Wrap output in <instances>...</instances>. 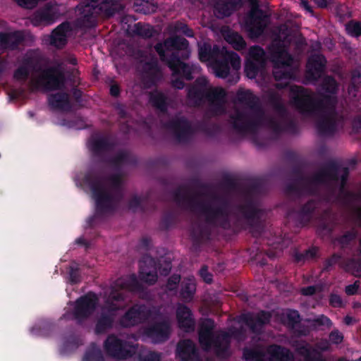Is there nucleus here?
Segmentation results:
<instances>
[{
	"mask_svg": "<svg viewBox=\"0 0 361 361\" xmlns=\"http://www.w3.org/2000/svg\"><path fill=\"white\" fill-rule=\"evenodd\" d=\"M115 146V143L105 136L93 137L89 144L94 158L99 162L108 163L116 171L107 178L93 170L87 171L83 177L82 183L90 190L95 202V214L88 219L90 226H93L96 217H102L116 210L123 198L121 169L124 165L137 164V157L124 149L119 150L114 157L106 159V154L113 151Z\"/></svg>",
	"mask_w": 361,
	"mask_h": 361,
	"instance_id": "obj_1",
	"label": "nucleus"
},
{
	"mask_svg": "<svg viewBox=\"0 0 361 361\" xmlns=\"http://www.w3.org/2000/svg\"><path fill=\"white\" fill-rule=\"evenodd\" d=\"M237 99L250 109L247 111L235 109L229 116V123L232 128L238 134L255 135L264 123L276 137L284 132L291 134L298 133L297 123L294 120L286 119L287 109L279 95L271 94L269 97V103L283 121L272 116L266 118L259 104L258 98L250 90L238 92Z\"/></svg>",
	"mask_w": 361,
	"mask_h": 361,
	"instance_id": "obj_2",
	"label": "nucleus"
},
{
	"mask_svg": "<svg viewBox=\"0 0 361 361\" xmlns=\"http://www.w3.org/2000/svg\"><path fill=\"white\" fill-rule=\"evenodd\" d=\"M211 197L212 202L200 201L196 196L191 195L185 186H179L173 192V200L179 207L200 213L210 226L229 229L231 214L228 200L216 194Z\"/></svg>",
	"mask_w": 361,
	"mask_h": 361,
	"instance_id": "obj_3",
	"label": "nucleus"
},
{
	"mask_svg": "<svg viewBox=\"0 0 361 361\" xmlns=\"http://www.w3.org/2000/svg\"><path fill=\"white\" fill-rule=\"evenodd\" d=\"M154 48L160 61L168 66L172 75L180 77L172 80V86L182 90L185 87L183 79L188 81L193 79L192 67L182 61L190 57L189 42L180 35H175L157 42Z\"/></svg>",
	"mask_w": 361,
	"mask_h": 361,
	"instance_id": "obj_4",
	"label": "nucleus"
},
{
	"mask_svg": "<svg viewBox=\"0 0 361 361\" xmlns=\"http://www.w3.org/2000/svg\"><path fill=\"white\" fill-rule=\"evenodd\" d=\"M207 85L206 78L199 77L188 88L187 99L190 106L200 107L207 100L209 102V110L213 114H223L226 91L223 88L207 89Z\"/></svg>",
	"mask_w": 361,
	"mask_h": 361,
	"instance_id": "obj_5",
	"label": "nucleus"
},
{
	"mask_svg": "<svg viewBox=\"0 0 361 361\" xmlns=\"http://www.w3.org/2000/svg\"><path fill=\"white\" fill-rule=\"evenodd\" d=\"M264 191L263 181L258 179L253 180L246 188L245 202L235 206V210L245 220L246 224L253 235H260L263 231L264 226L262 217L264 210L257 206L251 196L261 195Z\"/></svg>",
	"mask_w": 361,
	"mask_h": 361,
	"instance_id": "obj_6",
	"label": "nucleus"
},
{
	"mask_svg": "<svg viewBox=\"0 0 361 361\" xmlns=\"http://www.w3.org/2000/svg\"><path fill=\"white\" fill-rule=\"evenodd\" d=\"M290 92L293 105L302 115L307 116H316L326 104H330L334 97L319 93V97L317 98L313 91L302 86L292 87Z\"/></svg>",
	"mask_w": 361,
	"mask_h": 361,
	"instance_id": "obj_7",
	"label": "nucleus"
},
{
	"mask_svg": "<svg viewBox=\"0 0 361 361\" xmlns=\"http://www.w3.org/2000/svg\"><path fill=\"white\" fill-rule=\"evenodd\" d=\"M116 0H87L81 5L79 23L86 28L94 27L100 15L111 16L114 14Z\"/></svg>",
	"mask_w": 361,
	"mask_h": 361,
	"instance_id": "obj_8",
	"label": "nucleus"
},
{
	"mask_svg": "<svg viewBox=\"0 0 361 361\" xmlns=\"http://www.w3.org/2000/svg\"><path fill=\"white\" fill-rule=\"evenodd\" d=\"M124 302V295L122 293L112 289L104 300V306L98 317L94 333L97 335L106 334L111 330L114 324L116 313L121 309L120 302Z\"/></svg>",
	"mask_w": 361,
	"mask_h": 361,
	"instance_id": "obj_9",
	"label": "nucleus"
},
{
	"mask_svg": "<svg viewBox=\"0 0 361 361\" xmlns=\"http://www.w3.org/2000/svg\"><path fill=\"white\" fill-rule=\"evenodd\" d=\"M243 357L245 361H293V356L289 349L273 344L267 350L261 345L244 348Z\"/></svg>",
	"mask_w": 361,
	"mask_h": 361,
	"instance_id": "obj_10",
	"label": "nucleus"
},
{
	"mask_svg": "<svg viewBox=\"0 0 361 361\" xmlns=\"http://www.w3.org/2000/svg\"><path fill=\"white\" fill-rule=\"evenodd\" d=\"M66 78L62 68V63L47 67L41 71L38 78L33 82L35 89L44 91L62 90L65 88Z\"/></svg>",
	"mask_w": 361,
	"mask_h": 361,
	"instance_id": "obj_11",
	"label": "nucleus"
},
{
	"mask_svg": "<svg viewBox=\"0 0 361 361\" xmlns=\"http://www.w3.org/2000/svg\"><path fill=\"white\" fill-rule=\"evenodd\" d=\"M339 164L334 161H329L326 163L312 177L305 176L302 173L298 174L293 181L307 188L310 194H314V191L311 188L312 185H326L329 180H338Z\"/></svg>",
	"mask_w": 361,
	"mask_h": 361,
	"instance_id": "obj_12",
	"label": "nucleus"
},
{
	"mask_svg": "<svg viewBox=\"0 0 361 361\" xmlns=\"http://www.w3.org/2000/svg\"><path fill=\"white\" fill-rule=\"evenodd\" d=\"M104 350L111 357L124 360L133 357L138 350V344L111 334L104 341Z\"/></svg>",
	"mask_w": 361,
	"mask_h": 361,
	"instance_id": "obj_13",
	"label": "nucleus"
},
{
	"mask_svg": "<svg viewBox=\"0 0 361 361\" xmlns=\"http://www.w3.org/2000/svg\"><path fill=\"white\" fill-rule=\"evenodd\" d=\"M98 300L97 295L92 292L82 295L75 300L73 310L64 314L61 319L75 320L77 324H82L94 313Z\"/></svg>",
	"mask_w": 361,
	"mask_h": 361,
	"instance_id": "obj_14",
	"label": "nucleus"
},
{
	"mask_svg": "<svg viewBox=\"0 0 361 361\" xmlns=\"http://www.w3.org/2000/svg\"><path fill=\"white\" fill-rule=\"evenodd\" d=\"M337 102V97L334 96L331 98L330 104L329 106L326 104L316 114L319 116L316 122V128L319 135L332 136L336 133L338 128Z\"/></svg>",
	"mask_w": 361,
	"mask_h": 361,
	"instance_id": "obj_15",
	"label": "nucleus"
},
{
	"mask_svg": "<svg viewBox=\"0 0 361 361\" xmlns=\"http://www.w3.org/2000/svg\"><path fill=\"white\" fill-rule=\"evenodd\" d=\"M164 126L173 135L179 143H188L196 133V126H192L191 122L185 116H176L166 121Z\"/></svg>",
	"mask_w": 361,
	"mask_h": 361,
	"instance_id": "obj_16",
	"label": "nucleus"
},
{
	"mask_svg": "<svg viewBox=\"0 0 361 361\" xmlns=\"http://www.w3.org/2000/svg\"><path fill=\"white\" fill-rule=\"evenodd\" d=\"M288 45L279 37L269 45V59L274 68L289 67L293 63V57L288 51Z\"/></svg>",
	"mask_w": 361,
	"mask_h": 361,
	"instance_id": "obj_17",
	"label": "nucleus"
},
{
	"mask_svg": "<svg viewBox=\"0 0 361 361\" xmlns=\"http://www.w3.org/2000/svg\"><path fill=\"white\" fill-rule=\"evenodd\" d=\"M267 62L266 52L259 45L250 47L245 63V73L246 75L253 79L265 68Z\"/></svg>",
	"mask_w": 361,
	"mask_h": 361,
	"instance_id": "obj_18",
	"label": "nucleus"
},
{
	"mask_svg": "<svg viewBox=\"0 0 361 361\" xmlns=\"http://www.w3.org/2000/svg\"><path fill=\"white\" fill-rule=\"evenodd\" d=\"M152 314L151 309L146 305L135 304L120 317L119 324L123 328H131L145 322Z\"/></svg>",
	"mask_w": 361,
	"mask_h": 361,
	"instance_id": "obj_19",
	"label": "nucleus"
},
{
	"mask_svg": "<svg viewBox=\"0 0 361 361\" xmlns=\"http://www.w3.org/2000/svg\"><path fill=\"white\" fill-rule=\"evenodd\" d=\"M271 312L261 310L256 314L247 312L240 316V322L245 324L250 330L256 334L262 331L264 326L269 324L271 319Z\"/></svg>",
	"mask_w": 361,
	"mask_h": 361,
	"instance_id": "obj_20",
	"label": "nucleus"
},
{
	"mask_svg": "<svg viewBox=\"0 0 361 361\" xmlns=\"http://www.w3.org/2000/svg\"><path fill=\"white\" fill-rule=\"evenodd\" d=\"M170 322L164 319L161 322H155L147 326L145 330V334L151 338L155 343H161L166 341L171 335Z\"/></svg>",
	"mask_w": 361,
	"mask_h": 361,
	"instance_id": "obj_21",
	"label": "nucleus"
},
{
	"mask_svg": "<svg viewBox=\"0 0 361 361\" xmlns=\"http://www.w3.org/2000/svg\"><path fill=\"white\" fill-rule=\"evenodd\" d=\"M326 60L322 54H313L310 56L307 61L305 77L312 82L319 80L324 73Z\"/></svg>",
	"mask_w": 361,
	"mask_h": 361,
	"instance_id": "obj_22",
	"label": "nucleus"
},
{
	"mask_svg": "<svg viewBox=\"0 0 361 361\" xmlns=\"http://www.w3.org/2000/svg\"><path fill=\"white\" fill-rule=\"evenodd\" d=\"M145 82L149 87L156 85L162 79V71L158 59L152 56L148 61H141Z\"/></svg>",
	"mask_w": 361,
	"mask_h": 361,
	"instance_id": "obj_23",
	"label": "nucleus"
},
{
	"mask_svg": "<svg viewBox=\"0 0 361 361\" xmlns=\"http://www.w3.org/2000/svg\"><path fill=\"white\" fill-rule=\"evenodd\" d=\"M265 15L264 11L259 8H252L249 15V21L247 24V31L250 37H260L266 27Z\"/></svg>",
	"mask_w": 361,
	"mask_h": 361,
	"instance_id": "obj_24",
	"label": "nucleus"
},
{
	"mask_svg": "<svg viewBox=\"0 0 361 361\" xmlns=\"http://www.w3.org/2000/svg\"><path fill=\"white\" fill-rule=\"evenodd\" d=\"M176 356L181 361H201L198 348L191 339L180 340L178 343Z\"/></svg>",
	"mask_w": 361,
	"mask_h": 361,
	"instance_id": "obj_25",
	"label": "nucleus"
},
{
	"mask_svg": "<svg viewBox=\"0 0 361 361\" xmlns=\"http://www.w3.org/2000/svg\"><path fill=\"white\" fill-rule=\"evenodd\" d=\"M140 279L142 281L154 285L158 279L157 261L152 257L140 262Z\"/></svg>",
	"mask_w": 361,
	"mask_h": 361,
	"instance_id": "obj_26",
	"label": "nucleus"
},
{
	"mask_svg": "<svg viewBox=\"0 0 361 361\" xmlns=\"http://www.w3.org/2000/svg\"><path fill=\"white\" fill-rule=\"evenodd\" d=\"M178 327L186 333L195 331V321L191 310L185 305H179L176 310Z\"/></svg>",
	"mask_w": 361,
	"mask_h": 361,
	"instance_id": "obj_27",
	"label": "nucleus"
},
{
	"mask_svg": "<svg viewBox=\"0 0 361 361\" xmlns=\"http://www.w3.org/2000/svg\"><path fill=\"white\" fill-rule=\"evenodd\" d=\"M25 40V35L22 31L11 32H0V47L15 50Z\"/></svg>",
	"mask_w": 361,
	"mask_h": 361,
	"instance_id": "obj_28",
	"label": "nucleus"
},
{
	"mask_svg": "<svg viewBox=\"0 0 361 361\" xmlns=\"http://www.w3.org/2000/svg\"><path fill=\"white\" fill-rule=\"evenodd\" d=\"M293 346L305 361H325L322 354L305 341H295Z\"/></svg>",
	"mask_w": 361,
	"mask_h": 361,
	"instance_id": "obj_29",
	"label": "nucleus"
},
{
	"mask_svg": "<svg viewBox=\"0 0 361 361\" xmlns=\"http://www.w3.org/2000/svg\"><path fill=\"white\" fill-rule=\"evenodd\" d=\"M71 30L70 23L63 22L51 32L50 44L58 49L63 48L67 44V33Z\"/></svg>",
	"mask_w": 361,
	"mask_h": 361,
	"instance_id": "obj_30",
	"label": "nucleus"
},
{
	"mask_svg": "<svg viewBox=\"0 0 361 361\" xmlns=\"http://www.w3.org/2000/svg\"><path fill=\"white\" fill-rule=\"evenodd\" d=\"M317 207L318 202L311 199L296 212L297 221L302 226L307 225L311 221L313 214Z\"/></svg>",
	"mask_w": 361,
	"mask_h": 361,
	"instance_id": "obj_31",
	"label": "nucleus"
},
{
	"mask_svg": "<svg viewBox=\"0 0 361 361\" xmlns=\"http://www.w3.org/2000/svg\"><path fill=\"white\" fill-rule=\"evenodd\" d=\"M48 104L52 109L55 110L69 111L71 109L69 94L65 92L51 94L48 97Z\"/></svg>",
	"mask_w": 361,
	"mask_h": 361,
	"instance_id": "obj_32",
	"label": "nucleus"
},
{
	"mask_svg": "<svg viewBox=\"0 0 361 361\" xmlns=\"http://www.w3.org/2000/svg\"><path fill=\"white\" fill-rule=\"evenodd\" d=\"M141 288V285L135 274L128 275L124 278H120L117 279L114 283V286L111 287V289H115L117 291L122 293L123 290H128L130 291L138 290ZM124 300L126 299L125 295Z\"/></svg>",
	"mask_w": 361,
	"mask_h": 361,
	"instance_id": "obj_33",
	"label": "nucleus"
},
{
	"mask_svg": "<svg viewBox=\"0 0 361 361\" xmlns=\"http://www.w3.org/2000/svg\"><path fill=\"white\" fill-rule=\"evenodd\" d=\"M214 11L220 18L230 16L240 6L241 0H214Z\"/></svg>",
	"mask_w": 361,
	"mask_h": 361,
	"instance_id": "obj_34",
	"label": "nucleus"
},
{
	"mask_svg": "<svg viewBox=\"0 0 361 361\" xmlns=\"http://www.w3.org/2000/svg\"><path fill=\"white\" fill-rule=\"evenodd\" d=\"M300 315L298 311L295 310H289L286 314V325L298 336H306L309 334V329L305 326H300L295 329L296 326L300 323Z\"/></svg>",
	"mask_w": 361,
	"mask_h": 361,
	"instance_id": "obj_35",
	"label": "nucleus"
},
{
	"mask_svg": "<svg viewBox=\"0 0 361 361\" xmlns=\"http://www.w3.org/2000/svg\"><path fill=\"white\" fill-rule=\"evenodd\" d=\"M81 345H82L81 338L75 334H71L63 337V343L59 349L60 353L61 355L71 354Z\"/></svg>",
	"mask_w": 361,
	"mask_h": 361,
	"instance_id": "obj_36",
	"label": "nucleus"
},
{
	"mask_svg": "<svg viewBox=\"0 0 361 361\" xmlns=\"http://www.w3.org/2000/svg\"><path fill=\"white\" fill-rule=\"evenodd\" d=\"M230 341L224 340L223 333L215 336L212 346L216 357L220 359H225L229 357L228 349L230 348Z\"/></svg>",
	"mask_w": 361,
	"mask_h": 361,
	"instance_id": "obj_37",
	"label": "nucleus"
},
{
	"mask_svg": "<svg viewBox=\"0 0 361 361\" xmlns=\"http://www.w3.org/2000/svg\"><path fill=\"white\" fill-rule=\"evenodd\" d=\"M210 231L202 226H193L190 231V236L193 247H199L204 240L209 239Z\"/></svg>",
	"mask_w": 361,
	"mask_h": 361,
	"instance_id": "obj_38",
	"label": "nucleus"
},
{
	"mask_svg": "<svg viewBox=\"0 0 361 361\" xmlns=\"http://www.w3.org/2000/svg\"><path fill=\"white\" fill-rule=\"evenodd\" d=\"M357 236L358 231L353 227L337 236L335 238V241L339 245L341 249H347L356 240Z\"/></svg>",
	"mask_w": 361,
	"mask_h": 361,
	"instance_id": "obj_39",
	"label": "nucleus"
},
{
	"mask_svg": "<svg viewBox=\"0 0 361 361\" xmlns=\"http://www.w3.org/2000/svg\"><path fill=\"white\" fill-rule=\"evenodd\" d=\"M149 101L154 108L161 112H166L168 108L167 97L163 92L158 90L151 92Z\"/></svg>",
	"mask_w": 361,
	"mask_h": 361,
	"instance_id": "obj_40",
	"label": "nucleus"
},
{
	"mask_svg": "<svg viewBox=\"0 0 361 361\" xmlns=\"http://www.w3.org/2000/svg\"><path fill=\"white\" fill-rule=\"evenodd\" d=\"M54 16L51 8L46 7L37 11L33 16L32 23L34 25L38 26L42 23L51 24L54 22Z\"/></svg>",
	"mask_w": 361,
	"mask_h": 361,
	"instance_id": "obj_41",
	"label": "nucleus"
},
{
	"mask_svg": "<svg viewBox=\"0 0 361 361\" xmlns=\"http://www.w3.org/2000/svg\"><path fill=\"white\" fill-rule=\"evenodd\" d=\"M226 41L237 51H241L246 47V42L241 35L238 32L228 30L225 35Z\"/></svg>",
	"mask_w": 361,
	"mask_h": 361,
	"instance_id": "obj_42",
	"label": "nucleus"
},
{
	"mask_svg": "<svg viewBox=\"0 0 361 361\" xmlns=\"http://www.w3.org/2000/svg\"><path fill=\"white\" fill-rule=\"evenodd\" d=\"M180 295L185 300L192 299L196 290V285L192 279H185L181 282Z\"/></svg>",
	"mask_w": 361,
	"mask_h": 361,
	"instance_id": "obj_43",
	"label": "nucleus"
},
{
	"mask_svg": "<svg viewBox=\"0 0 361 361\" xmlns=\"http://www.w3.org/2000/svg\"><path fill=\"white\" fill-rule=\"evenodd\" d=\"M135 11L145 15L156 12L157 6L152 0H136L134 3Z\"/></svg>",
	"mask_w": 361,
	"mask_h": 361,
	"instance_id": "obj_44",
	"label": "nucleus"
},
{
	"mask_svg": "<svg viewBox=\"0 0 361 361\" xmlns=\"http://www.w3.org/2000/svg\"><path fill=\"white\" fill-rule=\"evenodd\" d=\"M32 63V59L27 58L23 61V64L16 68L13 73V78L18 81L25 82L30 75L28 66Z\"/></svg>",
	"mask_w": 361,
	"mask_h": 361,
	"instance_id": "obj_45",
	"label": "nucleus"
},
{
	"mask_svg": "<svg viewBox=\"0 0 361 361\" xmlns=\"http://www.w3.org/2000/svg\"><path fill=\"white\" fill-rule=\"evenodd\" d=\"M148 197L147 196L140 197L136 195L131 197L128 203L129 209L136 212L140 209L141 212H146L148 210L147 207Z\"/></svg>",
	"mask_w": 361,
	"mask_h": 361,
	"instance_id": "obj_46",
	"label": "nucleus"
},
{
	"mask_svg": "<svg viewBox=\"0 0 361 361\" xmlns=\"http://www.w3.org/2000/svg\"><path fill=\"white\" fill-rule=\"evenodd\" d=\"M222 333L224 339L228 340L230 342L231 338L238 342L243 341L246 338V331L243 326H232L228 331H223Z\"/></svg>",
	"mask_w": 361,
	"mask_h": 361,
	"instance_id": "obj_47",
	"label": "nucleus"
},
{
	"mask_svg": "<svg viewBox=\"0 0 361 361\" xmlns=\"http://www.w3.org/2000/svg\"><path fill=\"white\" fill-rule=\"evenodd\" d=\"M305 192H308L307 188L293 180L288 183L285 188L286 195L295 198L301 197Z\"/></svg>",
	"mask_w": 361,
	"mask_h": 361,
	"instance_id": "obj_48",
	"label": "nucleus"
},
{
	"mask_svg": "<svg viewBox=\"0 0 361 361\" xmlns=\"http://www.w3.org/2000/svg\"><path fill=\"white\" fill-rule=\"evenodd\" d=\"M82 361H104L102 352L96 343H91L84 355Z\"/></svg>",
	"mask_w": 361,
	"mask_h": 361,
	"instance_id": "obj_49",
	"label": "nucleus"
},
{
	"mask_svg": "<svg viewBox=\"0 0 361 361\" xmlns=\"http://www.w3.org/2000/svg\"><path fill=\"white\" fill-rule=\"evenodd\" d=\"M202 132L207 136L213 137L220 132V128L216 124H209L205 121H198L196 123V132Z\"/></svg>",
	"mask_w": 361,
	"mask_h": 361,
	"instance_id": "obj_50",
	"label": "nucleus"
},
{
	"mask_svg": "<svg viewBox=\"0 0 361 361\" xmlns=\"http://www.w3.org/2000/svg\"><path fill=\"white\" fill-rule=\"evenodd\" d=\"M321 87L326 92V94L336 97L338 83L334 77L326 76L322 80Z\"/></svg>",
	"mask_w": 361,
	"mask_h": 361,
	"instance_id": "obj_51",
	"label": "nucleus"
},
{
	"mask_svg": "<svg viewBox=\"0 0 361 361\" xmlns=\"http://www.w3.org/2000/svg\"><path fill=\"white\" fill-rule=\"evenodd\" d=\"M346 33L354 38L361 36V21L350 20L345 25Z\"/></svg>",
	"mask_w": 361,
	"mask_h": 361,
	"instance_id": "obj_52",
	"label": "nucleus"
},
{
	"mask_svg": "<svg viewBox=\"0 0 361 361\" xmlns=\"http://www.w3.org/2000/svg\"><path fill=\"white\" fill-rule=\"evenodd\" d=\"M340 171H341V167L339 166L338 173H340ZM341 172H342V173H341V176H338V180H334V181L338 182V180H340L338 192H339V195L341 196H343V195L345 194V192L348 191L347 183H348V179L350 171L348 167H343ZM331 180H329L328 183Z\"/></svg>",
	"mask_w": 361,
	"mask_h": 361,
	"instance_id": "obj_53",
	"label": "nucleus"
},
{
	"mask_svg": "<svg viewBox=\"0 0 361 361\" xmlns=\"http://www.w3.org/2000/svg\"><path fill=\"white\" fill-rule=\"evenodd\" d=\"M223 59L227 62L228 65L231 66L234 70H238L240 68L241 61L239 55L233 51H226Z\"/></svg>",
	"mask_w": 361,
	"mask_h": 361,
	"instance_id": "obj_54",
	"label": "nucleus"
},
{
	"mask_svg": "<svg viewBox=\"0 0 361 361\" xmlns=\"http://www.w3.org/2000/svg\"><path fill=\"white\" fill-rule=\"evenodd\" d=\"M133 32L143 38L149 39L153 36L154 29L149 25H145L141 23H137L135 24Z\"/></svg>",
	"mask_w": 361,
	"mask_h": 361,
	"instance_id": "obj_55",
	"label": "nucleus"
},
{
	"mask_svg": "<svg viewBox=\"0 0 361 361\" xmlns=\"http://www.w3.org/2000/svg\"><path fill=\"white\" fill-rule=\"evenodd\" d=\"M214 71L217 77L226 78L230 73V67L227 62L222 59L221 60L216 61L215 62Z\"/></svg>",
	"mask_w": 361,
	"mask_h": 361,
	"instance_id": "obj_56",
	"label": "nucleus"
},
{
	"mask_svg": "<svg viewBox=\"0 0 361 361\" xmlns=\"http://www.w3.org/2000/svg\"><path fill=\"white\" fill-rule=\"evenodd\" d=\"M199 59L201 61L205 62L214 59V50L208 43H204L199 49Z\"/></svg>",
	"mask_w": 361,
	"mask_h": 361,
	"instance_id": "obj_57",
	"label": "nucleus"
},
{
	"mask_svg": "<svg viewBox=\"0 0 361 361\" xmlns=\"http://www.w3.org/2000/svg\"><path fill=\"white\" fill-rule=\"evenodd\" d=\"M215 336L211 334L199 333V342L204 350H209L213 344Z\"/></svg>",
	"mask_w": 361,
	"mask_h": 361,
	"instance_id": "obj_58",
	"label": "nucleus"
},
{
	"mask_svg": "<svg viewBox=\"0 0 361 361\" xmlns=\"http://www.w3.org/2000/svg\"><path fill=\"white\" fill-rule=\"evenodd\" d=\"M156 261L157 271H159V274L162 276H167L170 273L172 267L171 260L164 258Z\"/></svg>",
	"mask_w": 361,
	"mask_h": 361,
	"instance_id": "obj_59",
	"label": "nucleus"
},
{
	"mask_svg": "<svg viewBox=\"0 0 361 361\" xmlns=\"http://www.w3.org/2000/svg\"><path fill=\"white\" fill-rule=\"evenodd\" d=\"M345 268L353 274H361V260L354 258L348 259L345 262Z\"/></svg>",
	"mask_w": 361,
	"mask_h": 361,
	"instance_id": "obj_60",
	"label": "nucleus"
},
{
	"mask_svg": "<svg viewBox=\"0 0 361 361\" xmlns=\"http://www.w3.org/2000/svg\"><path fill=\"white\" fill-rule=\"evenodd\" d=\"M176 223V216L171 212H169L164 214L161 219L160 226L162 228L167 230Z\"/></svg>",
	"mask_w": 361,
	"mask_h": 361,
	"instance_id": "obj_61",
	"label": "nucleus"
},
{
	"mask_svg": "<svg viewBox=\"0 0 361 361\" xmlns=\"http://www.w3.org/2000/svg\"><path fill=\"white\" fill-rule=\"evenodd\" d=\"M341 259V255L337 253L333 254L330 257L327 258L324 262L323 271H329L330 269L336 264Z\"/></svg>",
	"mask_w": 361,
	"mask_h": 361,
	"instance_id": "obj_62",
	"label": "nucleus"
},
{
	"mask_svg": "<svg viewBox=\"0 0 361 361\" xmlns=\"http://www.w3.org/2000/svg\"><path fill=\"white\" fill-rule=\"evenodd\" d=\"M282 68H274L273 71V75L276 80H282L290 79L293 76V73L289 71L281 70Z\"/></svg>",
	"mask_w": 361,
	"mask_h": 361,
	"instance_id": "obj_63",
	"label": "nucleus"
},
{
	"mask_svg": "<svg viewBox=\"0 0 361 361\" xmlns=\"http://www.w3.org/2000/svg\"><path fill=\"white\" fill-rule=\"evenodd\" d=\"M180 281V274H173L171 276L166 282V290L169 291L176 290L178 288V285Z\"/></svg>",
	"mask_w": 361,
	"mask_h": 361,
	"instance_id": "obj_64",
	"label": "nucleus"
}]
</instances>
